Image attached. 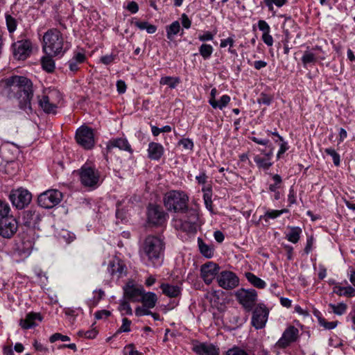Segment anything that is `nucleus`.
I'll return each mask as SVG.
<instances>
[{"label":"nucleus","mask_w":355,"mask_h":355,"mask_svg":"<svg viewBox=\"0 0 355 355\" xmlns=\"http://www.w3.org/2000/svg\"><path fill=\"white\" fill-rule=\"evenodd\" d=\"M8 90V97L17 101L19 109L28 112L32 111L31 100L33 97V85L32 81L25 76H13L3 80Z\"/></svg>","instance_id":"f257e3e1"},{"label":"nucleus","mask_w":355,"mask_h":355,"mask_svg":"<svg viewBox=\"0 0 355 355\" xmlns=\"http://www.w3.org/2000/svg\"><path fill=\"white\" fill-rule=\"evenodd\" d=\"M164 249L165 243L162 239L148 235L141 245L139 254L147 266L157 267L162 263Z\"/></svg>","instance_id":"f03ea898"},{"label":"nucleus","mask_w":355,"mask_h":355,"mask_svg":"<svg viewBox=\"0 0 355 355\" xmlns=\"http://www.w3.org/2000/svg\"><path fill=\"white\" fill-rule=\"evenodd\" d=\"M69 49L62 33L57 28L48 30L43 36L42 50L46 55H62Z\"/></svg>","instance_id":"7ed1b4c3"},{"label":"nucleus","mask_w":355,"mask_h":355,"mask_svg":"<svg viewBox=\"0 0 355 355\" xmlns=\"http://www.w3.org/2000/svg\"><path fill=\"white\" fill-rule=\"evenodd\" d=\"M188 201L189 197L182 191H169L164 197V205L169 211L185 212L188 209Z\"/></svg>","instance_id":"20e7f679"},{"label":"nucleus","mask_w":355,"mask_h":355,"mask_svg":"<svg viewBox=\"0 0 355 355\" xmlns=\"http://www.w3.org/2000/svg\"><path fill=\"white\" fill-rule=\"evenodd\" d=\"M77 173L79 180L84 187L94 189L100 185L101 173L95 166L86 163Z\"/></svg>","instance_id":"39448f33"},{"label":"nucleus","mask_w":355,"mask_h":355,"mask_svg":"<svg viewBox=\"0 0 355 355\" xmlns=\"http://www.w3.org/2000/svg\"><path fill=\"white\" fill-rule=\"evenodd\" d=\"M38 103L42 110L47 114H55L61 96L58 91L50 90L42 96H38Z\"/></svg>","instance_id":"423d86ee"},{"label":"nucleus","mask_w":355,"mask_h":355,"mask_svg":"<svg viewBox=\"0 0 355 355\" xmlns=\"http://www.w3.org/2000/svg\"><path fill=\"white\" fill-rule=\"evenodd\" d=\"M234 295L238 302L249 312L252 310L257 302V292L254 289L239 288Z\"/></svg>","instance_id":"0eeeda50"},{"label":"nucleus","mask_w":355,"mask_h":355,"mask_svg":"<svg viewBox=\"0 0 355 355\" xmlns=\"http://www.w3.org/2000/svg\"><path fill=\"white\" fill-rule=\"evenodd\" d=\"M62 199V193L57 189H49L39 195L37 203L44 209H51L58 205Z\"/></svg>","instance_id":"6e6552de"},{"label":"nucleus","mask_w":355,"mask_h":355,"mask_svg":"<svg viewBox=\"0 0 355 355\" xmlns=\"http://www.w3.org/2000/svg\"><path fill=\"white\" fill-rule=\"evenodd\" d=\"M168 215L159 205L150 204L148 207L147 219L150 224L155 226H162L167 220Z\"/></svg>","instance_id":"1a4fd4ad"},{"label":"nucleus","mask_w":355,"mask_h":355,"mask_svg":"<svg viewBox=\"0 0 355 355\" xmlns=\"http://www.w3.org/2000/svg\"><path fill=\"white\" fill-rule=\"evenodd\" d=\"M9 199L14 207L22 209L30 204L32 195L28 190L20 188L12 190L9 195Z\"/></svg>","instance_id":"9d476101"},{"label":"nucleus","mask_w":355,"mask_h":355,"mask_svg":"<svg viewBox=\"0 0 355 355\" xmlns=\"http://www.w3.org/2000/svg\"><path fill=\"white\" fill-rule=\"evenodd\" d=\"M77 143L85 149H91L94 146V135L93 130L85 125H82L76 132Z\"/></svg>","instance_id":"9b49d317"},{"label":"nucleus","mask_w":355,"mask_h":355,"mask_svg":"<svg viewBox=\"0 0 355 355\" xmlns=\"http://www.w3.org/2000/svg\"><path fill=\"white\" fill-rule=\"evenodd\" d=\"M299 338V330L293 325L288 326L283 332L282 337L276 343L275 346L279 349H285Z\"/></svg>","instance_id":"f8f14e48"},{"label":"nucleus","mask_w":355,"mask_h":355,"mask_svg":"<svg viewBox=\"0 0 355 355\" xmlns=\"http://www.w3.org/2000/svg\"><path fill=\"white\" fill-rule=\"evenodd\" d=\"M217 282L223 289L231 290L239 286V279L234 272L223 270L217 276Z\"/></svg>","instance_id":"ddd939ff"},{"label":"nucleus","mask_w":355,"mask_h":355,"mask_svg":"<svg viewBox=\"0 0 355 355\" xmlns=\"http://www.w3.org/2000/svg\"><path fill=\"white\" fill-rule=\"evenodd\" d=\"M268 310L264 304H260L252 312L251 324L256 329H263L266 324L268 317Z\"/></svg>","instance_id":"4468645a"},{"label":"nucleus","mask_w":355,"mask_h":355,"mask_svg":"<svg viewBox=\"0 0 355 355\" xmlns=\"http://www.w3.org/2000/svg\"><path fill=\"white\" fill-rule=\"evenodd\" d=\"M17 222L11 215L0 219V236L10 239L17 232Z\"/></svg>","instance_id":"2eb2a0df"},{"label":"nucleus","mask_w":355,"mask_h":355,"mask_svg":"<svg viewBox=\"0 0 355 355\" xmlns=\"http://www.w3.org/2000/svg\"><path fill=\"white\" fill-rule=\"evenodd\" d=\"M13 55L18 60H25L31 54L32 44L28 40L17 41L12 45Z\"/></svg>","instance_id":"dca6fc26"},{"label":"nucleus","mask_w":355,"mask_h":355,"mask_svg":"<svg viewBox=\"0 0 355 355\" xmlns=\"http://www.w3.org/2000/svg\"><path fill=\"white\" fill-rule=\"evenodd\" d=\"M219 269L218 265L213 262L205 263L200 268V277L204 282L209 285L212 283L216 275H218Z\"/></svg>","instance_id":"f3484780"},{"label":"nucleus","mask_w":355,"mask_h":355,"mask_svg":"<svg viewBox=\"0 0 355 355\" xmlns=\"http://www.w3.org/2000/svg\"><path fill=\"white\" fill-rule=\"evenodd\" d=\"M192 351L198 355H219V349L211 343L194 341Z\"/></svg>","instance_id":"a211bd4d"},{"label":"nucleus","mask_w":355,"mask_h":355,"mask_svg":"<svg viewBox=\"0 0 355 355\" xmlns=\"http://www.w3.org/2000/svg\"><path fill=\"white\" fill-rule=\"evenodd\" d=\"M322 51V48L316 46L313 49H307L304 52V54L302 57V62L304 67H307L310 64H315L318 60H324V57H320L319 53Z\"/></svg>","instance_id":"6ab92c4d"},{"label":"nucleus","mask_w":355,"mask_h":355,"mask_svg":"<svg viewBox=\"0 0 355 355\" xmlns=\"http://www.w3.org/2000/svg\"><path fill=\"white\" fill-rule=\"evenodd\" d=\"M107 271L111 276L119 279L126 275L127 268L121 260L116 259L110 261Z\"/></svg>","instance_id":"aec40b11"},{"label":"nucleus","mask_w":355,"mask_h":355,"mask_svg":"<svg viewBox=\"0 0 355 355\" xmlns=\"http://www.w3.org/2000/svg\"><path fill=\"white\" fill-rule=\"evenodd\" d=\"M114 148H118L119 150H125L130 154L133 153L131 145L125 137L112 138L106 144V148L110 151Z\"/></svg>","instance_id":"412c9836"},{"label":"nucleus","mask_w":355,"mask_h":355,"mask_svg":"<svg viewBox=\"0 0 355 355\" xmlns=\"http://www.w3.org/2000/svg\"><path fill=\"white\" fill-rule=\"evenodd\" d=\"M43 318L40 313L30 312L26 314L24 319L19 320V326L23 329H28L38 325L37 321L41 322Z\"/></svg>","instance_id":"4be33fe9"},{"label":"nucleus","mask_w":355,"mask_h":355,"mask_svg":"<svg viewBox=\"0 0 355 355\" xmlns=\"http://www.w3.org/2000/svg\"><path fill=\"white\" fill-rule=\"evenodd\" d=\"M123 290L124 297L133 302H139L144 291L142 288L136 287L130 284H128Z\"/></svg>","instance_id":"5701e85b"},{"label":"nucleus","mask_w":355,"mask_h":355,"mask_svg":"<svg viewBox=\"0 0 355 355\" xmlns=\"http://www.w3.org/2000/svg\"><path fill=\"white\" fill-rule=\"evenodd\" d=\"M272 154V150H270L268 152L265 153L263 156L257 155L254 157V161L259 168L268 170L272 165L271 162Z\"/></svg>","instance_id":"b1692460"},{"label":"nucleus","mask_w":355,"mask_h":355,"mask_svg":"<svg viewBox=\"0 0 355 355\" xmlns=\"http://www.w3.org/2000/svg\"><path fill=\"white\" fill-rule=\"evenodd\" d=\"M22 220L26 226L35 227L40 220V215L34 209H28L23 213Z\"/></svg>","instance_id":"393cba45"},{"label":"nucleus","mask_w":355,"mask_h":355,"mask_svg":"<svg viewBox=\"0 0 355 355\" xmlns=\"http://www.w3.org/2000/svg\"><path fill=\"white\" fill-rule=\"evenodd\" d=\"M164 149L159 143L150 142L148 148V155L150 159L159 160L164 155Z\"/></svg>","instance_id":"a878e982"},{"label":"nucleus","mask_w":355,"mask_h":355,"mask_svg":"<svg viewBox=\"0 0 355 355\" xmlns=\"http://www.w3.org/2000/svg\"><path fill=\"white\" fill-rule=\"evenodd\" d=\"M86 60V56L85 53L81 52H76L68 62L69 68L71 71L75 73L79 70V65Z\"/></svg>","instance_id":"bb28decb"},{"label":"nucleus","mask_w":355,"mask_h":355,"mask_svg":"<svg viewBox=\"0 0 355 355\" xmlns=\"http://www.w3.org/2000/svg\"><path fill=\"white\" fill-rule=\"evenodd\" d=\"M198 220V216L196 213H193L190 220H180V229L183 232L188 233L195 232L196 231V220Z\"/></svg>","instance_id":"cd10ccee"},{"label":"nucleus","mask_w":355,"mask_h":355,"mask_svg":"<svg viewBox=\"0 0 355 355\" xmlns=\"http://www.w3.org/2000/svg\"><path fill=\"white\" fill-rule=\"evenodd\" d=\"M197 241L199 251L201 254L207 259L212 258L214 254V248L213 245H208L205 243L202 239L200 237L198 238Z\"/></svg>","instance_id":"c85d7f7f"},{"label":"nucleus","mask_w":355,"mask_h":355,"mask_svg":"<svg viewBox=\"0 0 355 355\" xmlns=\"http://www.w3.org/2000/svg\"><path fill=\"white\" fill-rule=\"evenodd\" d=\"M141 302L147 309H153L155 306L157 302V297L155 293L144 291L141 297Z\"/></svg>","instance_id":"c756f323"},{"label":"nucleus","mask_w":355,"mask_h":355,"mask_svg":"<svg viewBox=\"0 0 355 355\" xmlns=\"http://www.w3.org/2000/svg\"><path fill=\"white\" fill-rule=\"evenodd\" d=\"M160 288L162 291V293L169 297H176L181 293L180 287L176 285L162 284Z\"/></svg>","instance_id":"7c9ffc66"},{"label":"nucleus","mask_w":355,"mask_h":355,"mask_svg":"<svg viewBox=\"0 0 355 355\" xmlns=\"http://www.w3.org/2000/svg\"><path fill=\"white\" fill-rule=\"evenodd\" d=\"M288 228L290 231L286 233V239L293 243H297L300 241L302 229L299 227H288Z\"/></svg>","instance_id":"2f4dec72"},{"label":"nucleus","mask_w":355,"mask_h":355,"mask_svg":"<svg viewBox=\"0 0 355 355\" xmlns=\"http://www.w3.org/2000/svg\"><path fill=\"white\" fill-rule=\"evenodd\" d=\"M230 101V97L228 95H223L220 97L219 101H217L216 99H209V103L211 105V106L214 108H218L220 110H223L224 107H225L228 103Z\"/></svg>","instance_id":"473e14b6"},{"label":"nucleus","mask_w":355,"mask_h":355,"mask_svg":"<svg viewBox=\"0 0 355 355\" xmlns=\"http://www.w3.org/2000/svg\"><path fill=\"white\" fill-rule=\"evenodd\" d=\"M53 55H46L42 58L41 64L42 69L48 73L53 72L55 69V62L53 60Z\"/></svg>","instance_id":"72a5a7b5"},{"label":"nucleus","mask_w":355,"mask_h":355,"mask_svg":"<svg viewBox=\"0 0 355 355\" xmlns=\"http://www.w3.org/2000/svg\"><path fill=\"white\" fill-rule=\"evenodd\" d=\"M181 27L178 21H173L166 27V37L169 40H173L175 35L180 31Z\"/></svg>","instance_id":"f704fd0d"},{"label":"nucleus","mask_w":355,"mask_h":355,"mask_svg":"<svg viewBox=\"0 0 355 355\" xmlns=\"http://www.w3.org/2000/svg\"><path fill=\"white\" fill-rule=\"evenodd\" d=\"M245 276L248 281L257 288H264L266 286V284L263 280L252 272H246Z\"/></svg>","instance_id":"c9c22d12"},{"label":"nucleus","mask_w":355,"mask_h":355,"mask_svg":"<svg viewBox=\"0 0 355 355\" xmlns=\"http://www.w3.org/2000/svg\"><path fill=\"white\" fill-rule=\"evenodd\" d=\"M211 187H204L202 189V191L204 192L203 194V199L205 201V205L206 208L211 212H213V204H212V200H211Z\"/></svg>","instance_id":"e433bc0d"},{"label":"nucleus","mask_w":355,"mask_h":355,"mask_svg":"<svg viewBox=\"0 0 355 355\" xmlns=\"http://www.w3.org/2000/svg\"><path fill=\"white\" fill-rule=\"evenodd\" d=\"M180 81L179 77L164 76L161 78L159 83L160 85H168L171 89H175Z\"/></svg>","instance_id":"4c0bfd02"},{"label":"nucleus","mask_w":355,"mask_h":355,"mask_svg":"<svg viewBox=\"0 0 355 355\" xmlns=\"http://www.w3.org/2000/svg\"><path fill=\"white\" fill-rule=\"evenodd\" d=\"M334 292L340 296H345V297H354L355 296V289L351 286L343 287V286H336Z\"/></svg>","instance_id":"58836bf2"},{"label":"nucleus","mask_w":355,"mask_h":355,"mask_svg":"<svg viewBox=\"0 0 355 355\" xmlns=\"http://www.w3.org/2000/svg\"><path fill=\"white\" fill-rule=\"evenodd\" d=\"M329 306L331 308L332 312L338 315H342L346 313L347 305L345 303L340 302L337 304H329Z\"/></svg>","instance_id":"ea45409f"},{"label":"nucleus","mask_w":355,"mask_h":355,"mask_svg":"<svg viewBox=\"0 0 355 355\" xmlns=\"http://www.w3.org/2000/svg\"><path fill=\"white\" fill-rule=\"evenodd\" d=\"M213 51V46L210 44H202L199 47V53L203 58L204 60L209 59L211 57Z\"/></svg>","instance_id":"a19ab883"},{"label":"nucleus","mask_w":355,"mask_h":355,"mask_svg":"<svg viewBox=\"0 0 355 355\" xmlns=\"http://www.w3.org/2000/svg\"><path fill=\"white\" fill-rule=\"evenodd\" d=\"M135 26L140 30H146L149 34H153L157 31V27L155 25L150 24L147 21H136Z\"/></svg>","instance_id":"79ce46f5"},{"label":"nucleus","mask_w":355,"mask_h":355,"mask_svg":"<svg viewBox=\"0 0 355 355\" xmlns=\"http://www.w3.org/2000/svg\"><path fill=\"white\" fill-rule=\"evenodd\" d=\"M119 311L121 313V315H132V310L128 302L126 300H121L119 306Z\"/></svg>","instance_id":"37998d69"},{"label":"nucleus","mask_w":355,"mask_h":355,"mask_svg":"<svg viewBox=\"0 0 355 355\" xmlns=\"http://www.w3.org/2000/svg\"><path fill=\"white\" fill-rule=\"evenodd\" d=\"M10 207L8 202L0 199V219L10 215Z\"/></svg>","instance_id":"c03bdc74"},{"label":"nucleus","mask_w":355,"mask_h":355,"mask_svg":"<svg viewBox=\"0 0 355 355\" xmlns=\"http://www.w3.org/2000/svg\"><path fill=\"white\" fill-rule=\"evenodd\" d=\"M6 21L9 33H13L17 28V21L10 15H6Z\"/></svg>","instance_id":"a18cd8bd"},{"label":"nucleus","mask_w":355,"mask_h":355,"mask_svg":"<svg viewBox=\"0 0 355 355\" xmlns=\"http://www.w3.org/2000/svg\"><path fill=\"white\" fill-rule=\"evenodd\" d=\"M324 152L327 155H330L332 157L334 164L336 166H339L340 161V155L334 148H326L324 150Z\"/></svg>","instance_id":"49530a36"},{"label":"nucleus","mask_w":355,"mask_h":355,"mask_svg":"<svg viewBox=\"0 0 355 355\" xmlns=\"http://www.w3.org/2000/svg\"><path fill=\"white\" fill-rule=\"evenodd\" d=\"M131 324V320H130L127 318H123L122 320V324L121 327L117 330L116 333L119 334L122 332H130Z\"/></svg>","instance_id":"de8ad7c7"},{"label":"nucleus","mask_w":355,"mask_h":355,"mask_svg":"<svg viewBox=\"0 0 355 355\" xmlns=\"http://www.w3.org/2000/svg\"><path fill=\"white\" fill-rule=\"evenodd\" d=\"M151 131H152V134L155 137H157L161 132H170L171 131V127L170 125H165V126L159 128L155 125H151Z\"/></svg>","instance_id":"09e8293b"},{"label":"nucleus","mask_w":355,"mask_h":355,"mask_svg":"<svg viewBox=\"0 0 355 355\" xmlns=\"http://www.w3.org/2000/svg\"><path fill=\"white\" fill-rule=\"evenodd\" d=\"M266 5L268 6L269 10L272 9V5L275 4L276 6L280 8L287 3V0H263Z\"/></svg>","instance_id":"8fccbe9b"},{"label":"nucleus","mask_w":355,"mask_h":355,"mask_svg":"<svg viewBox=\"0 0 355 355\" xmlns=\"http://www.w3.org/2000/svg\"><path fill=\"white\" fill-rule=\"evenodd\" d=\"M279 216L278 210L268 209L267 210L262 218L267 221L268 219H275Z\"/></svg>","instance_id":"3c124183"},{"label":"nucleus","mask_w":355,"mask_h":355,"mask_svg":"<svg viewBox=\"0 0 355 355\" xmlns=\"http://www.w3.org/2000/svg\"><path fill=\"white\" fill-rule=\"evenodd\" d=\"M60 236L67 243H70L76 239V236L73 233L69 232L67 230H62L60 233Z\"/></svg>","instance_id":"603ef678"},{"label":"nucleus","mask_w":355,"mask_h":355,"mask_svg":"<svg viewBox=\"0 0 355 355\" xmlns=\"http://www.w3.org/2000/svg\"><path fill=\"white\" fill-rule=\"evenodd\" d=\"M227 355H250L244 349L239 347H234L228 349L226 352Z\"/></svg>","instance_id":"864d4df0"},{"label":"nucleus","mask_w":355,"mask_h":355,"mask_svg":"<svg viewBox=\"0 0 355 355\" xmlns=\"http://www.w3.org/2000/svg\"><path fill=\"white\" fill-rule=\"evenodd\" d=\"M179 145H182L184 149L191 150L193 148V142L189 138L182 139L178 142Z\"/></svg>","instance_id":"5fc2aeb1"},{"label":"nucleus","mask_w":355,"mask_h":355,"mask_svg":"<svg viewBox=\"0 0 355 355\" xmlns=\"http://www.w3.org/2000/svg\"><path fill=\"white\" fill-rule=\"evenodd\" d=\"M59 340L65 342L69 341L70 338L68 336L62 335L60 333H55L53 334L49 338L51 343H54Z\"/></svg>","instance_id":"6e6d98bb"},{"label":"nucleus","mask_w":355,"mask_h":355,"mask_svg":"<svg viewBox=\"0 0 355 355\" xmlns=\"http://www.w3.org/2000/svg\"><path fill=\"white\" fill-rule=\"evenodd\" d=\"M319 322L321 326H322L327 329H333L338 324V321L327 322L323 318L319 319Z\"/></svg>","instance_id":"4d7b16f0"},{"label":"nucleus","mask_w":355,"mask_h":355,"mask_svg":"<svg viewBox=\"0 0 355 355\" xmlns=\"http://www.w3.org/2000/svg\"><path fill=\"white\" fill-rule=\"evenodd\" d=\"M149 309H147L144 305L143 306H137L135 309V315L137 316H142V315H148L150 314H152V312L148 310Z\"/></svg>","instance_id":"13d9d810"},{"label":"nucleus","mask_w":355,"mask_h":355,"mask_svg":"<svg viewBox=\"0 0 355 355\" xmlns=\"http://www.w3.org/2000/svg\"><path fill=\"white\" fill-rule=\"evenodd\" d=\"M272 98L267 94H261L260 98L258 99V103L269 105L272 102Z\"/></svg>","instance_id":"bf43d9fd"},{"label":"nucleus","mask_w":355,"mask_h":355,"mask_svg":"<svg viewBox=\"0 0 355 355\" xmlns=\"http://www.w3.org/2000/svg\"><path fill=\"white\" fill-rule=\"evenodd\" d=\"M259 29L263 31V33H270V28L268 24L264 20H259L258 21Z\"/></svg>","instance_id":"052dcab7"},{"label":"nucleus","mask_w":355,"mask_h":355,"mask_svg":"<svg viewBox=\"0 0 355 355\" xmlns=\"http://www.w3.org/2000/svg\"><path fill=\"white\" fill-rule=\"evenodd\" d=\"M111 315L110 311L107 310H101L95 313V318L97 320L107 318Z\"/></svg>","instance_id":"680f3d73"},{"label":"nucleus","mask_w":355,"mask_h":355,"mask_svg":"<svg viewBox=\"0 0 355 355\" xmlns=\"http://www.w3.org/2000/svg\"><path fill=\"white\" fill-rule=\"evenodd\" d=\"M126 8L132 14L137 12L139 10L138 4L134 1H130L127 5Z\"/></svg>","instance_id":"e2e57ef3"},{"label":"nucleus","mask_w":355,"mask_h":355,"mask_svg":"<svg viewBox=\"0 0 355 355\" xmlns=\"http://www.w3.org/2000/svg\"><path fill=\"white\" fill-rule=\"evenodd\" d=\"M262 40L268 46H271L273 44V38L270 35V33H263Z\"/></svg>","instance_id":"0e129e2a"},{"label":"nucleus","mask_w":355,"mask_h":355,"mask_svg":"<svg viewBox=\"0 0 355 355\" xmlns=\"http://www.w3.org/2000/svg\"><path fill=\"white\" fill-rule=\"evenodd\" d=\"M126 88H127V86H126L125 81H123L122 80H117L116 89H117V92L119 94H124L126 91Z\"/></svg>","instance_id":"69168bd1"},{"label":"nucleus","mask_w":355,"mask_h":355,"mask_svg":"<svg viewBox=\"0 0 355 355\" xmlns=\"http://www.w3.org/2000/svg\"><path fill=\"white\" fill-rule=\"evenodd\" d=\"M214 34L209 31H207L204 34L200 35L198 36V39L201 42L211 41L214 39Z\"/></svg>","instance_id":"338daca9"},{"label":"nucleus","mask_w":355,"mask_h":355,"mask_svg":"<svg viewBox=\"0 0 355 355\" xmlns=\"http://www.w3.org/2000/svg\"><path fill=\"white\" fill-rule=\"evenodd\" d=\"M181 22L184 28L188 29L191 26V21L189 19L188 16L186 14H182L181 15Z\"/></svg>","instance_id":"774afa93"}]
</instances>
